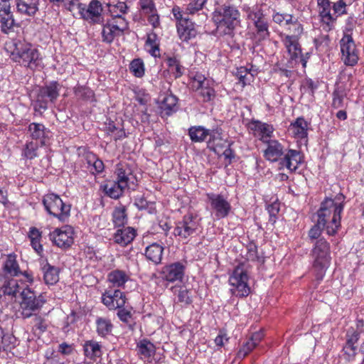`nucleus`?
Returning a JSON list of instances; mask_svg holds the SVG:
<instances>
[{
    "instance_id": "f257e3e1",
    "label": "nucleus",
    "mask_w": 364,
    "mask_h": 364,
    "mask_svg": "<svg viewBox=\"0 0 364 364\" xmlns=\"http://www.w3.org/2000/svg\"><path fill=\"white\" fill-rule=\"evenodd\" d=\"M344 198L343 194L336 196L335 200L326 198L317 211V220L325 226L329 235H335L341 225V213L343 210Z\"/></svg>"
},
{
    "instance_id": "f03ea898",
    "label": "nucleus",
    "mask_w": 364,
    "mask_h": 364,
    "mask_svg": "<svg viewBox=\"0 0 364 364\" xmlns=\"http://www.w3.org/2000/svg\"><path fill=\"white\" fill-rule=\"evenodd\" d=\"M6 50L11 58L21 65L36 69L40 62L39 53L31 44L20 39H12L6 43Z\"/></svg>"
},
{
    "instance_id": "7ed1b4c3",
    "label": "nucleus",
    "mask_w": 364,
    "mask_h": 364,
    "mask_svg": "<svg viewBox=\"0 0 364 364\" xmlns=\"http://www.w3.org/2000/svg\"><path fill=\"white\" fill-rule=\"evenodd\" d=\"M240 16L239 11L233 6L222 5L217 8L212 17L217 33L232 38L235 30L240 25Z\"/></svg>"
},
{
    "instance_id": "20e7f679",
    "label": "nucleus",
    "mask_w": 364,
    "mask_h": 364,
    "mask_svg": "<svg viewBox=\"0 0 364 364\" xmlns=\"http://www.w3.org/2000/svg\"><path fill=\"white\" fill-rule=\"evenodd\" d=\"M314 258L313 269L317 281H321L331 262L330 245L324 239L318 240L311 252Z\"/></svg>"
},
{
    "instance_id": "39448f33",
    "label": "nucleus",
    "mask_w": 364,
    "mask_h": 364,
    "mask_svg": "<svg viewBox=\"0 0 364 364\" xmlns=\"http://www.w3.org/2000/svg\"><path fill=\"white\" fill-rule=\"evenodd\" d=\"M21 298L19 312L23 318L32 317L41 310L46 302V299L42 294L37 295L30 288L22 289Z\"/></svg>"
},
{
    "instance_id": "423d86ee",
    "label": "nucleus",
    "mask_w": 364,
    "mask_h": 364,
    "mask_svg": "<svg viewBox=\"0 0 364 364\" xmlns=\"http://www.w3.org/2000/svg\"><path fill=\"white\" fill-rule=\"evenodd\" d=\"M248 266L247 262L239 264L229 278V282L233 287L231 291L237 296H247L250 292V288L247 284Z\"/></svg>"
},
{
    "instance_id": "0eeeda50",
    "label": "nucleus",
    "mask_w": 364,
    "mask_h": 364,
    "mask_svg": "<svg viewBox=\"0 0 364 364\" xmlns=\"http://www.w3.org/2000/svg\"><path fill=\"white\" fill-rule=\"evenodd\" d=\"M43 203L47 212L60 221L65 222L68 219L71 206L65 203L59 196L48 193L43 197Z\"/></svg>"
},
{
    "instance_id": "6e6552de",
    "label": "nucleus",
    "mask_w": 364,
    "mask_h": 364,
    "mask_svg": "<svg viewBox=\"0 0 364 364\" xmlns=\"http://www.w3.org/2000/svg\"><path fill=\"white\" fill-rule=\"evenodd\" d=\"M188 135L193 142L206 141L207 147L216 152V141L221 140L220 133L218 129H208L203 126H193L188 129Z\"/></svg>"
},
{
    "instance_id": "1a4fd4ad",
    "label": "nucleus",
    "mask_w": 364,
    "mask_h": 364,
    "mask_svg": "<svg viewBox=\"0 0 364 364\" xmlns=\"http://www.w3.org/2000/svg\"><path fill=\"white\" fill-rule=\"evenodd\" d=\"M59 90L60 85L57 82H52L41 87L34 104L35 111L41 112L47 109L48 102H55L58 97Z\"/></svg>"
},
{
    "instance_id": "9d476101",
    "label": "nucleus",
    "mask_w": 364,
    "mask_h": 364,
    "mask_svg": "<svg viewBox=\"0 0 364 364\" xmlns=\"http://www.w3.org/2000/svg\"><path fill=\"white\" fill-rule=\"evenodd\" d=\"M340 46L342 53V60L345 65L353 66L357 64L358 61V54L351 35L344 34L340 41Z\"/></svg>"
},
{
    "instance_id": "9b49d317",
    "label": "nucleus",
    "mask_w": 364,
    "mask_h": 364,
    "mask_svg": "<svg viewBox=\"0 0 364 364\" xmlns=\"http://www.w3.org/2000/svg\"><path fill=\"white\" fill-rule=\"evenodd\" d=\"M211 81L208 80L203 75L196 73L191 81L193 90L198 92L199 96L203 102H210L215 98V92L210 87Z\"/></svg>"
},
{
    "instance_id": "f8f14e48",
    "label": "nucleus",
    "mask_w": 364,
    "mask_h": 364,
    "mask_svg": "<svg viewBox=\"0 0 364 364\" xmlns=\"http://www.w3.org/2000/svg\"><path fill=\"white\" fill-rule=\"evenodd\" d=\"M74 231L72 227L66 225L61 228H56L50 233V240L54 245L62 249L70 247L73 242Z\"/></svg>"
},
{
    "instance_id": "ddd939ff",
    "label": "nucleus",
    "mask_w": 364,
    "mask_h": 364,
    "mask_svg": "<svg viewBox=\"0 0 364 364\" xmlns=\"http://www.w3.org/2000/svg\"><path fill=\"white\" fill-rule=\"evenodd\" d=\"M248 18L254 23L258 39L260 41L267 38L269 35V25L262 9L257 6L250 11Z\"/></svg>"
},
{
    "instance_id": "4468645a",
    "label": "nucleus",
    "mask_w": 364,
    "mask_h": 364,
    "mask_svg": "<svg viewBox=\"0 0 364 364\" xmlns=\"http://www.w3.org/2000/svg\"><path fill=\"white\" fill-rule=\"evenodd\" d=\"M207 198L218 219L226 218L229 215L231 205L223 195L211 193L207 194Z\"/></svg>"
},
{
    "instance_id": "2eb2a0df",
    "label": "nucleus",
    "mask_w": 364,
    "mask_h": 364,
    "mask_svg": "<svg viewBox=\"0 0 364 364\" xmlns=\"http://www.w3.org/2000/svg\"><path fill=\"white\" fill-rule=\"evenodd\" d=\"M102 10V6L100 1L92 0L87 6L85 4L83 5L80 18L90 23H100L103 22Z\"/></svg>"
},
{
    "instance_id": "dca6fc26",
    "label": "nucleus",
    "mask_w": 364,
    "mask_h": 364,
    "mask_svg": "<svg viewBox=\"0 0 364 364\" xmlns=\"http://www.w3.org/2000/svg\"><path fill=\"white\" fill-rule=\"evenodd\" d=\"M198 223L192 215H186L181 221L177 223L174 229V235L186 239L198 230Z\"/></svg>"
},
{
    "instance_id": "f3484780",
    "label": "nucleus",
    "mask_w": 364,
    "mask_h": 364,
    "mask_svg": "<svg viewBox=\"0 0 364 364\" xmlns=\"http://www.w3.org/2000/svg\"><path fill=\"white\" fill-rule=\"evenodd\" d=\"M185 267L181 262H177L162 268L161 277L164 279L174 282L181 281L184 275Z\"/></svg>"
},
{
    "instance_id": "a211bd4d",
    "label": "nucleus",
    "mask_w": 364,
    "mask_h": 364,
    "mask_svg": "<svg viewBox=\"0 0 364 364\" xmlns=\"http://www.w3.org/2000/svg\"><path fill=\"white\" fill-rule=\"evenodd\" d=\"M0 24L1 30L5 34L13 30L16 24L9 3L0 4Z\"/></svg>"
},
{
    "instance_id": "6ab92c4d",
    "label": "nucleus",
    "mask_w": 364,
    "mask_h": 364,
    "mask_svg": "<svg viewBox=\"0 0 364 364\" xmlns=\"http://www.w3.org/2000/svg\"><path fill=\"white\" fill-rule=\"evenodd\" d=\"M265 144L267 146L264 151V156L267 160L276 162L282 159V156L284 155V146L278 141L268 140Z\"/></svg>"
},
{
    "instance_id": "aec40b11",
    "label": "nucleus",
    "mask_w": 364,
    "mask_h": 364,
    "mask_svg": "<svg viewBox=\"0 0 364 364\" xmlns=\"http://www.w3.org/2000/svg\"><path fill=\"white\" fill-rule=\"evenodd\" d=\"M303 155L301 151L289 149L287 153L284 154V157L281 159L280 164L285 166L291 171H296L298 166L302 163Z\"/></svg>"
},
{
    "instance_id": "412c9836",
    "label": "nucleus",
    "mask_w": 364,
    "mask_h": 364,
    "mask_svg": "<svg viewBox=\"0 0 364 364\" xmlns=\"http://www.w3.org/2000/svg\"><path fill=\"white\" fill-rule=\"evenodd\" d=\"M177 31L180 39L183 41H188L197 35L194 23L189 19H182L177 23Z\"/></svg>"
},
{
    "instance_id": "4be33fe9",
    "label": "nucleus",
    "mask_w": 364,
    "mask_h": 364,
    "mask_svg": "<svg viewBox=\"0 0 364 364\" xmlns=\"http://www.w3.org/2000/svg\"><path fill=\"white\" fill-rule=\"evenodd\" d=\"M307 130L308 123L303 117H298L288 128L289 133L297 139H306Z\"/></svg>"
},
{
    "instance_id": "5701e85b",
    "label": "nucleus",
    "mask_w": 364,
    "mask_h": 364,
    "mask_svg": "<svg viewBox=\"0 0 364 364\" xmlns=\"http://www.w3.org/2000/svg\"><path fill=\"white\" fill-rule=\"evenodd\" d=\"M117 182L124 189L130 188L131 185L134 186V176L132 175L130 168L118 165L117 170Z\"/></svg>"
},
{
    "instance_id": "b1692460",
    "label": "nucleus",
    "mask_w": 364,
    "mask_h": 364,
    "mask_svg": "<svg viewBox=\"0 0 364 364\" xmlns=\"http://www.w3.org/2000/svg\"><path fill=\"white\" fill-rule=\"evenodd\" d=\"M136 237V231L133 228L127 227L118 229L114 235V240L122 247L131 243Z\"/></svg>"
},
{
    "instance_id": "393cba45",
    "label": "nucleus",
    "mask_w": 364,
    "mask_h": 364,
    "mask_svg": "<svg viewBox=\"0 0 364 364\" xmlns=\"http://www.w3.org/2000/svg\"><path fill=\"white\" fill-rule=\"evenodd\" d=\"M43 280L47 285H53L59 280V269L46 262L42 267Z\"/></svg>"
},
{
    "instance_id": "a878e982",
    "label": "nucleus",
    "mask_w": 364,
    "mask_h": 364,
    "mask_svg": "<svg viewBox=\"0 0 364 364\" xmlns=\"http://www.w3.org/2000/svg\"><path fill=\"white\" fill-rule=\"evenodd\" d=\"M164 247L161 245L153 243L146 248L145 256L147 259L158 264L161 262Z\"/></svg>"
},
{
    "instance_id": "bb28decb",
    "label": "nucleus",
    "mask_w": 364,
    "mask_h": 364,
    "mask_svg": "<svg viewBox=\"0 0 364 364\" xmlns=\"http://www.w3.org/2000/svg\"><path fill=\"white\" fill-rule=\"evenodd\" d=\"M286 47L290 58L292 60H296L301 54V50L298 43V39L296 36H287L284 40Z\"/></svg>"
},
{
    "instance_id": "cd10ccee",
    "label": "nucleus",
    "mask_w": 364,
    "mask_h": 364,
    "mask_svg": "<svg viewBox=\"0 0 364 364\" xmlns=\"http://www.w3.org/2000/svg\"><path fill=\"white\" fill-rule=\"evenodd\" d=\"M177 98L173 95H168L164 97L161 105V114L170 116L176 111Z\"/></svg>"
},
{
    "instance_id": "c85d7f7f",
    "label": "nucleus",
    "mask_w": 364,
    "mask_h": 364,
    "mask_svg": "<svg viewBox=\"0 0 364 364\" xmlns=\"http://www.w3.org/2000/svg\"><path fill=\"white\" fill-rule=\"evenodd\" d=\"M39 0H19L16 6L19 12L33 16L38 11V5Z\"/></svg>"
},
{
    "instance_id": "c756f323",
    "label": "nucleus",
    "mask_w": 364,
    "mask_h": 364,
    "mask_svg": "<svg viewBox=\"0 0 364 364\" xmlns=\"http://www.w3.org/2000/svg\"><path fill=\"white\" fill-rule=\"evenodd\" d=\"M4 271L11 277H16L21 274L18 264L15 255L10 254L7 256L4 264Z\"/></svg>"
},
{
    "instance_id": "7c9ffc66",
    "label": "nucleus",
    "mask_w": 364,
    "mask_h": 364,
    "mask_svg": "<svg viewBox=\"0 0 364 364\" xmlns=\"http://www.w3.org/2000/svg\"><path fill=\"white\" fill-rule=\"evenodd\" d=\"M272 19L274 23L281 26L289 24L297 26L298 33L301 32L302 28L301 27V25L298 23L297 19L294 18L291 14L276 13L273 15Z\"/></svg>"
},
{
    "instance_id": "2f4dec72",
    "label": "nucleus",
    "mask_w": 364,
    "mask_h": 364,
    "mask_svg": "<svg viewBox=\"0 0 364 364\" xmlns=\"http://www.w3.org/2000/svg\"><path fill=\"white\" fill-rule=\"evenodd\" d=\"M84 353L86 357L92 360H95L102 355L101 346L96 341H87L84 345Z\"/></svg>"
},
{
    "instance_id": "473e14b6",
    "label": "nucleus",
    "mask_w": 364,
    "mask_h": 364,
    "mask_svg": "<svg viewBox=\"0 0 364 364\" xmlns=\"http://www.w3.org/2000/svg\"><path fill=\"white\" fill-rule=\"evenodd\" d=\"M103 190L109 197L117 199L123 193L125 190L117 181H109L103 186Z\"/></svg>"
},
{
    "instance_id": "72a5a7b5",
    "label": "nucleus",
    "mask_w": 364,
    "mask_h": 364,
    "mask_svg": "<svg viewBox=\"0 0 364 364\" xmlns=\"http://www.w3.org/2000/svg\"><path fill=\"white\" fill-rule=\"evenodd\" d=\"M122 35V34L119 33V31H117L115 27L112 24L109 23V21H107V23L103 25L102 30V38L103 42L111 43L115 37Z\"/></svg>"
},
{
    "instance_id": "f704fd0d",
    "label": "nucleus",
    "mask_w": 364,
    "mask_h": 364,
    "mask_svg": "<svg viewBox=\"0 0 364 364\" xmlns=\"http://www.w3.org/2000/svg\"><path fill=\"white\" fill-rule=\"evenodd\" d=\"M129 277L127 274L122 270L116 269L109 273L108 281L111 282L113 286L120 287L123 286L128 280Z\"/></svg>"
},
{
    "instance_id": "c9c22d12",
    "label": "nucleus",
    "mask_w": 364,
    "mask_h": 364,
    "mask_svg": "<svg viewBox=\"0 0 364 364\" xmlns=\"http://www.w3.org/2000/svg\"><path fill=\"white\" fill-rule=\"evenodd\" d=\"M254 125L255 131H257L260 135V139L264 143H266L267 141L269 140L268 138L270 137L271 134L274 131L272 126L260 122H255Z\"/></svg>"
},
{
    "instance_id": "e433bc0d",
    "label": "nucleus",
    "mask_w": 364,
    "mask_h": 364,
    "mask_svg": "<svg viewBox=\"0 0 364 364\" xmlns=\"http://www.w3.org/2000/svg\"><path fill=\"white\" fill-rule=\"evenodd\" d=\"M112 221L115 226L122 227L127 223V215L124 206L115 208L112 213Z\"/></svg>"
},
{
    "instance_id": "4c0bfd02",
    "label": "nucleus",
    "mask_w": 364,
    "mask_h": 364,
    "mask_svg": "<svg viewBox=\"0 0 364 364\" xmlns=\"http://www.w3.org/2000/svg\"><path fill=\"white\" fill-rule=\"evenodd\" d=\"M319 6V14L322 20L327 23L334 19L331 14V4L329 0H317Z\"/></svg>"
},
{
    "instance_id": "58836bf2",
    "label": "nucleus",
    "mask_w": 364,
    "mask_h": 364,
    "mask_svg": "<svg viewBox=\"0 0 364 364\" xmlns=\"http://www.w3.org/2000/svg\"><path fill=\"white\" fill-rule=\"evenodd\" d=\"M23 289L18 285L17 280L11 279L3 285L1 291L5 295L16 297L18 293L21 294Z\"/></svg>"
},
{
    "instance_id": "ea45409f",
    "label": "nucleus",
    "mask_w": 364,
    "mask_h": 364,
    "mask_svg": "<svg viewBox=\"0 0 364 364\" xmlns=\"http://www.w3.org/2000/svg\"><path fill=\"white\" fill-rule=\"evenodd\" d=\"M33 316V318L32 330L36 335L39 336L43 333L46 331L48 328V323L43 317L38 315L37 314Z\"/></svg>"
},
{
    "instance_id": "a19ab883",
    "label": "nucleus",
    "mask_w": 364,
    "mask_h": 364,
    "mask_svg": "<svg viewBox=\"0 0 364 364\" xmlns=\"http://www.w3.org/2000/svg\"><path fill=\"white\" fill-rule=\"evenodd\" d=\"M138 353L144 357L149 358L154 355L155 353V346L147 340H143L137 345Z\"/></svg>"
},
{
    "instance_id": "79ce46f5",
    "label": "nucleus",
    "mask_w": 364,
    "mask_h": 364,
    "mask_svg": "<svg viewBox=\"0 0 364 364\" xmlns=\"http://www.w3.org/2000/svg\"><path fill=\"white\" fill-rule=\"evenodd\" d=\"M112 18L109 20V23L112 24L117 31H119L122 35L128 29L129 24L127 21L120 14L111 15Z\"/></svg>"
},
{
    "instance_id": "37998d69",
    "label": "nucleus",
    "mask_w": 364,
    "mask_h": 364,
    "mask_svg": "<svg viewBox=\"0 0 364 364\" xmlns=\"http://www.w3.org/2000/svg\"><path fill=\"white\" fill-rule=\"evenodd\" d=\"M63 6L73 13V16H80L84 4L80 2V0H60Z\"/></svg>"
},
{
    "instance_id": "c03bdc74",
    "label": "nucleus",
    "mask_w": 364,
    "mask_h": 364,
    "mask_svg": "<svg viewBox=\"0 0 364 364\" xmlns=\"http://www.w3.org/2000/svg\"><path fill=\"white\" fill-rule=\"evenodd\" d=\"M97 333L104 337L112 332V324L109 319L98 318L96 321Z\"/></svg>"
},
{
    "instance_id": "a18cd8bd",
    "label": "nucleus",
    "mask_w": 364,
    "mask_h": 364,
    "mask_svg": "<svg viewBox=\"0 0 364 364\" xmlns=\"http://www.w3.org/2000/svg\"><path fill=\"white\" fill-rule=\"evenodd\" d=\"M235 75L239 80V83L242 85V87L246 85L250 84L253 77V75L245 67H240L237 68L235 73Z\"/></svg>"
},
{
    "instance_id": "49530a36",
    "label": "nucleus",
    "mask_w": 364,
    "mask_h": 364,
    "mask_svg": "<svg viewBox=\"0 0 364 364\" xmlns=\"http://www.w3.org/2000/svg\"><path fill=\"white\" fill-rule=\"evenodd\" d=\"M166 63L169 70L173 73L176 78H178L183 75V68L180 64L179 60L175 57L168 58Z\"/></svg>"
},
{
    "instance_id": "de8ad7c7",
    "label": "nucleus",
    "mask_w": 364,
    "mask_h": 364,
    "mask_svg": "<svg viewBox=\"0 0 364 364\" xmlns=\"http://www.w3.org/2000/svg\"><path fill=\"white\" fill-rule=\"evenodd\" d=\"M44 130V125L40 123L33 122L28 126V131L33 139H40L43 138L45 135Z\"/></svg>"
},
{
    "instance_id": "09e8293b",
    "label": "nucleus",
    "mask_w": 364,
    "mask_h": 364,
    "mask_svg": "<svg viewBox=\"0 0 364 364\" xmlns=\"http://www.w3.org/2000/svg\"><path fill=\"white\" fill-rule=\"evenodd\" d=\"M102 301L109 309H116L122 308V301H119V304L118 303L117 304H116L114 302L113 296H111V290H107L102 294Z\"/></svg>"
},
{
    "instance_id": "8fccbe9b",
    "label": "nucleus",
    "mask_w": 364,
    "mask_h": 364,
    "mask_svg": "<svg viewBox=\"0 0 364 364\" xmlns=\"http://www.w3.org/2000/svg\"><path fill=\"white\" fill-rule=\"evenodd\" d=\"M131 72L137 77H142L144 74V63L141 59H134L130 63Z\"/></svg>"
},
{
    "instance_id": "3c124183",
    "label": "nucleus",
    "mask_w": 364,
    "mask_h": 364,
    "mask_svg": "<svg viewBox=\"0 0 364 364\" xmlns=\"http://www.w3.org/2000/svg\"><path fill=\"white\" fill-rule=\"evenodd\" d=\"M38 145L37 143L31 141L26 144V147L23 150V156L28 159H33L37 156V149Z\"/></svg>"
},
{
    "instance_id": "603ef678",
    "label": "nucleus",
    "mask_w": 364,
    "mask_h": 364,
    "mask_svg": "<svg viewBox=\"0 0 364 364\" xmlns=\"http://www.w3.org/2000/svg\"><path fill=\"white\" fill-rule=\"evenodd\" d=\"M256 346L257 345L254 343L251 339H250L242 346V348L237 352V358L240 359L245 358Z\"/></svg>"
},
{
    "instance_id": "864d4df0",
    "label": "nucleus",
    "mask_w": 364,
    "mask_h": 364,
    "mask_svg": "<svg viewBox=\"0 0 364 364\" xmlns=\"http://www.w3.org/2000/svg\"><path fill=\"white\" fill-rule=\"evenodd\" d=\"M139 4L141 10L145 15L156 12L155 4L153 0H139Z\"/></svg>"
},
{
    "instance_id": "5fc2aeb1",
    "label": "nucleus",
    "mask_w": 364,
    "mask_h": 364,
    "mask_svg": "<svg viewBox=\"0 0 364 364\" xmlns=\"http://www.w3.org/2000/svg\"><path fill=\"white\" fill-rule=\"evenodd\" d=\"M107 6L109 8V11L111 15H114L116 14H120L122 15L124 14L127 12L128 9L125 2H118L116 4H108Z\"/></svg>"
},
{
    "instance_id": "6e6d98bb",
    "label": "nucleus",
    "mask_w": 364,
    "mask_h": 364,
    "mask_svg": "<svg viewBox=\"0 0 364 364\" xmlns=\"http://www.w3.org/2000/svg\"><path fill=\"white\" fill-rule=\"evenodd\" d=\"M354 0H339L334 3L333 6V11L338 15H342L346 13V8L348 5L353 4Z\"/></svg>"
},
{
    "instance_id": "4d7b16f0",
    "label": "nucleus",
    "mask_w": 364,
    "mask_h": 364,
    "mask_svg": "<svg viewBox=\"0 0 364 364\" xmlns=\"http://www.w3.org/2000/svg\"><path fill=\"white\" fill-rule=\"evenodd\" d=\"M205 1L206 0H191L187 6V13L194 14L196 12L201 10Z\"/></svg>"
},
{
    "instance_id": "13d9d810",
    "label": "nucleus",
    "mask_w": 364,
    "mask_h": 364,
    "mask_svg": "<svg viewBox=\"0 0 364 364\" xmlns=\"http://www.w3.org/2000/svg\"><path fill=\"white\" fill-rule=\"evenodd\" d=\"M178 301L185 304L192 302L191 291L186 288H181L178 294Z\"/></svg>"
},
{
    "instance_id": "bf43d9fd",
    "label": "nucleus",
    "mask_w": 364,
    "mask_h": 364,
    "mask_svg": "<svg viewBox=\"0 0 364 364\" xmlns=\"http://www.w3.org/2000/svg\"><path fill=\"white\" fill-rule=\"evenodd\" d=\"M325 228L321 223L317 220L316 223L310 229L309 236L311 239H317L321 235L322 230Z\"/></svg>"
},
{
    "instance_id": "052dcab7",
    "label": "nucleus",
    "mask_w": 364,
    "mask_h": 364,
    "mask_svg": "<svg viewBox=\"0 0 364 364\" xmlns=\"http://www.w3.org/2000/svg\"><path fill=\"white\" fill-rule=\"evenodd\" d=\"M111 296H113L114 302L117 304H119V301H122V307L124 306L126 302L125 295L123 292H122L120 290L117 289L114 291L111 290Z\"/></svg>"
},
{
    "instance_id": "680f3d73",
    "label": "nucleus",
    "mask_w": 364,
    "mask_h": 364,
    "mask_svg": "<svg viewBox=\"0 0 364 364\" xmlns=\"http://www.w3.org/2000/svg\"><path fill=\"white\" fill-rule=\"evenodd\" d=\"M356 347L353 346L350 344L346 343L345 346L343 348L344 354L347 355L346 359L350 360L355 355Z\"/></svg>"
},
{
    "instance_id": "e2e57ef3",
    "label": "nucleus",
    "mask_w": 364,
    "mask_h": 364,
    "mask_svg": "<svg viewBox=\"0 0 364 364\" xmlns=\"http://www.w3.org/2000/svg\"><path fill=\"white\" fill-rule=\"evenodd\" d=\"M228 339L227 334L220 331L218 336L215 338V343L219 347H223L224 346L225 343L228 341Z\"/></svg>"
},
{
    "instance_id": "0e129e2a",
    "label": "nucleus",
    "mask_w": 364,
    "mask_h": 364,
    "mask_svg": "<svg viewBox=\"0 0 364 364\" xmlns=\"http://www.w3.org/2000/svg\"><path fill=\"white\" fill-rule=\"evenodd\" d=\"M117 315L123 322H128L132 317L130 311L122 308L119 310Z\"/></svg>"
},
{
    "instance_id": "69168bd1",
    "label": "nucleus",
    "mask_w": 364,
    "mask_h": 364,
    "mask_svg": "<svg viewBox=\"0 0 364 364\" xmlns=\"http://www.w3.org/2000/svg\"><path fill=\"white\" fill-rule=\"evenodd\" d=\"M247 250H248V252H247L248 259L255 260L256 259L258 258L257 246L255 245H254V244L249 245L247 247Z\"/></svg>"
},
{
    "instance_id": "338daca9",
    "label": "nucleus",
    "mask_w": 364,
    "mask_h": 364,
    "mask_svg": "<svg viewBox=\"0 0 364 364\" xmlns=\"http://www.w3.org/2000/svg\"><path fill=\"white\" fill-rule=\"evenodd\" d=\"M147 16L149 22L152 25L154 28H156L159 26V16L158 15L157 11L153 12L152 14H149Z\"/></svg>"
},
{
    "instance_id": "774afa93",
    "label": "nucleus",
    "mask_w": 364,
    "mask_h": 364,
    "mask_svg": "<svg viewBox=\"0 0 364 364\" xmlns=\"http://www.w3.org/2000/svg\"><path fill=\"white\" fill-rule=\"evenodd\" d=\"M134 205L139 210H144L148 207V201L142 196L135 198Z\"/></svg>"
}]
</instances>
